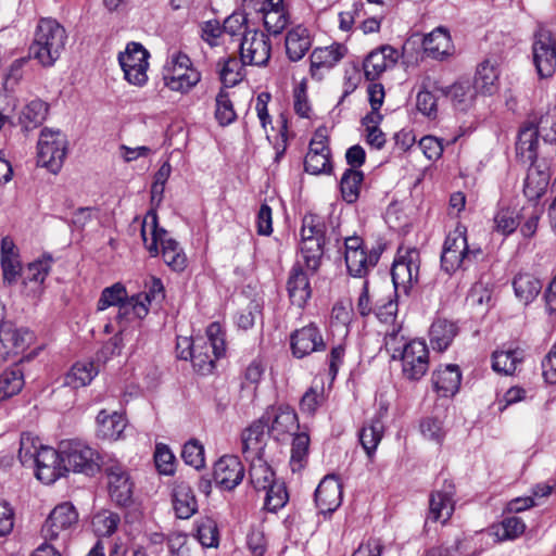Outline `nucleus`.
I'll list each match as a JSON object with an SVG mask.
<instances>
[{
    "mask_svg": "<svg viewBox=\"0 0 556 556\" xmlns=\"http://www.w3.org/2000/svg\"><path fill=\"white\" fill-rule=\"evenodd\" d=\"M300 236V258L289 271L287 291L291 303L302 308L312 296L309 277L318 273L326 244L333 241L338 247L341 235L324 217L308 213L302 218Z\"/></svg>",
    "mask_w": 556,
    "mask_h": 556,
    "instance_id": "nucleus-1",
    "label": "nucleus"
},
{
    "mask_svg": "<svg viewBox=\"0 0 556 556\" xmlns=\"http://www.w3.org/2000/svg\"><path fill=\"white\" fill-rule=\"evenodd\" d=\"M66 39V30L56 20L41 18L28 55L42 66H52L64 50Z\"/></svg>",
    "mask_w": 556,
    "mask_h": 556,
    "instance_id": "nucleus-2",
    "label": "nucleus"
},
{
    "mask_svg": "<svg viewBox=\"0 0 556 556\" xmlns=\"http://www.w3.org/2000/svg\"><path fill=\"white\" fill-rule=\"evenodd\" d=\"M141 237L152 256L157 255V244L161 243L162 257L173 270L182 271L187 267V257L179 243L172 238H166V230L159 229L155 212L150 211L146 215L141 225Z\"/></svg>",
    "mask_w": 556,
    "mask_h": 556,
    "instance_id": "nucleus-3",
    "label": "nucleus"
},
{
    "mask_svg": "<svg viewBox=\"0 0 556 556\" xmlns=\"http://www.w3.org/2000/svg\"><path fill=\"white\" fill-rule=\"evenodd\" d=\"M466 228L457 226L451 231L443 243L441 253L442 269L452 275L458 269H467L482 256L480 248H470Z\"/></svg>",
    "mask_w": 556,
    "mask_h": 556,
    "instance_id": "nucleus-4",
    "label": "nucleus"
},
{
    "mask_svg": "<svg viewBox=\"0 0 556 556\" xmlns=\"http://www.w3.org/2000/svg\"><path fill=\"white\" fill-rule=\"evenodd\" d=\"M61 460L64 471L72 470L86 476H94L100 471L102 463H105L97 451L77 440L61 443Z\"/></svg>",
    "mask_w": 556,
    "mask_h": 556,
    "instance_id": "nucleus-5",
    "label": "nucleus"
},
{
    "mask_svg": "<svg viewBox=\"0 0 556 556\" xmlns=\"http://www.w3.org/2000/svg\"><path fill=\"white\" fill-rule=\"evenodd\" d=\"M37 163L56 174L63 166L67 153V139L60 130L45 127L37 144Z\"/></svg>",
    "mask_w": 556,
    "mask_h": 556,
    "instance_id": "nucleus-6",
    "label": "nucleus"
},
{
    "mask_svg": "<svg viewBox=\"0 0 556 556\" xmlns=\"http://www.w3.org/2000/svg\"><path fill=\"white\" fill-rule=\"evenodd\" d=\"M108 479V491L111 501L119 507H129L134 503V481L129 470L121 462L109 459L102 463Z\"/></svg>",
    "mask_w": 556,
    "mask_h": 556,
    "instance_id": "nucleus-7",
    "label": "nucleus"
},
{
    "mask_svg": "<svg viewBox=\"0 0 556 556\" xmlns=\"http://www.w3.org/2000/svg\"><path fill=\"white\" fill-rule=\"evenodd\" d=\"M344 258L348 271L351 276L363 278L370 268H374L381 256L382 249L374 248L369 252L364 249L361 237L351 236L344 238Z\"/></svg>",
    "mask_w": 556,
    "mask_h": 556,
    "instance_id": "nucleus-8",
    "label": "nucleus"
},
{
    "mask_svg": "<svg viewBox=\"0 0 556 556\" xmlns=\"http://www.w3.org/2000/svg\"><path fill=\"white\" fill-rule=\"evenodd\" d=\"M149 52L138 42H129L124 52L118 54V62L125 79L135 86H143L148 80Z\"/></svg>",
    "mask_w": 556,
    "mask_h": 556,
    "instance_id": "nucleus-9",
    "label": "nucleus"
},
{
    "mask_svg": "<svg viewBox=\"0 0 556 556\" xmlns=\"http://www.w3.org/2000/svg\"><path fill=\"white\" fill-rule=\"evenodd\" d=\"M532 58L540 77H552L556 72V38L549 30L540 29L534 34Z\"/></svg>",
    "mask_w": 556,
    "mask_h": 556,
    "instance_id": "nucleus-10",
    "label": "nucleus"
},
{
    "mask_svg": "<svg viewBox=\"0 0 556 556\" xmlns=\"http://www.w3.org/2000/svg\"><path fill=\"white\" fill-rule=\"evenodd\" d=\"M78 513L71 503H62L54 507L45 521L41 533L46 540L54 541L59 538L66 540L73 528L77 526Z\"/></svg>",
    "mask_w": 556,
    "mask_h": 556,
    "instance_id": "nucleus-11",
    "label": "nucleus"
},
{
    "mask_svg": "<svg viewBox=\"0 0 556 556\" xmlns=\"http://www.w3.org/2000/svg\"><path fill=\"white\" fill-rule=\"evenodd\" d=\"M419 266L420 255L416 249L407 250L394 261L391 277L395 293L402 290L407 294L412 286L418 282Z\"/></svg>",
    "mask_w": 556,
    "mask_h": 556,
    "instance_id": "nucleus-12",
    "label": "nucleus"
},
{
    "mask_svg": "<svg viewBox=\"0 0 556 556\" xmlns=\"http://www.w3.org/2000/svg\"><path fill=\"white\" fill-rule=\"evenodd\" d=\"M402 374L405 379L417 381L429 368V351L422 340H412L406 343L401 353Z\"/></svg>",
    "mask_w": 556,
    "mask_h": 556,
    "instance_id": "nucleus-13",
    "label": "nucleus"
},
{
    "mask_svg": "<svg viewBox=\"0 0 556 556\" xmlns=\"http://www.w3.org/2000/svg\"><path fill=\"white\" fill-rule=\"evenodd\" d=\"M239 52L243 63L253 66H266L271 55V41L269 37L257 29L241 38Z\"/></svg>",
    "mask_w": 556,
    "mask_h": 556,
    "instance_id": "nucleus-14",
    "label": "nucleus"
},
{
    "mask_svg": "<svg viewBox=\"0 0 556 556\" xmlns=\"http://www.w3.org/2000/svg\"><path fill=\"white\" fill-rule=\"evenodd\" d=\"M290 346L294 357L303 358L314 352L325 351L327 344L320 329L315 324H309L291 333Z\"/></svg>",
    "mask_w": 556,
    "mask_h": 556,
    "instance_id": "nucleus-15",
    "label": "nucleus"
},
{
    "mask_svg": "<svg viewBox=\"0 0 556 556\" xmlns=\"http://www.w3.org/2000/svg\"><path fill=\"white\" fill-rule=\"evenodd\" d=\"M455 485L452 481L445 480L442 488L431 492L429 496V511L427 519L433 522L445 523L455 509Z\"/></svg>",
    "mask_w": 556,
    "mask_h": 556,
    "instance_id": "nucleus-16",
    "label": "nucleus"
},
{
    "mask_svg": "<svg viewBox=\"0 0 556 556\" xmlns=\"http://www.w3.org/2000/svg\"><path fill=\"white\" fill-rule=\"evenodd\" d=\"M244 472L238 456L224 455L214 464L213 479L220 489L231 491L242 482Z\"/></svg>",
    "mask_w": 556,
    "mask_h": 556,
    "instance_id": "nucleus-17",
    "label": "nucleus"
},
{
    "mask_svg": "<svg viewBox=\"0 0 556 556\" xmlns=\"http://www.w3.org/2000/svg\"><path fill=\"white\" fill-rule=\"evenodd\" d=\"M342 503V484L336 475H327L315 491V504L323 515L336 511Z\"/></svg>",
    "mask_w": 556,
    "mask_h": 556,
    "instance_id": "nucleus-18",
    "label": "nucleus"
},
{
    "mask_svg": "<svg viewBox=\"0 0 556 556\" xmlns=\"http://www.w3.org/2000/svg\"><path fill=\"white\" fill-rule=\"evenodd\" d=\"M33 466L36 468L37 479L42 483L51 484L55 482L64 473L61 450L56 451L50 446H41V452L37 453Z\"/></svg>",
    "mask_w": 556,
    "mask_h": 556,
    "instance_id": "nucleus-19",
    "label": "nucleus"
},
{
    "mask_svg": "<svg viewBox=\"0 0 556 556\" xmlns=\"http://www.w3.org/2000/svg\"><path fill=\"white\" fill-rule=\"evenodd\" d=\"M397 59V50L389 45L372 50L363 62L366 79L370 81L378 79L382 73L396 64Z\"/></svg>",
    "mask_w": 556,
    "mask_h": 556,
    "instance_id": "nucleus-20",
    "label": "nucleus"
},
{
    "mask_svg": "<svg viewBox=\"0 0 556 556\" xmlns=\"http://www.w3.org/2000/svg\"><path fill=\"white\" fill-rule=\"evenodd\" d=\"M268 421L269 417L262 416L242 431V453L247 459L263 456L266 446L265 429Z\"/></svg>",
    "mask_w": 556,
    "mask_h": 556,
    "instance_id": "nucleus-21",
    "label": "nucleus"
},
{
    "mask_svg": "<svg viewBox=\"0 0 556 556\" xmlns=\"http://www.w3.org/2000/svg\"><path fill=\"white\" fill-rule=\"evenodd\" d=\"M345 53L346 48L340 43L315 48L309 56L312 76L320 78L323 76L321 71L331 70L343 59Z\"/></svg>",
    "mask_w": 556,
    "mask_h": 556,
    "instance_id": "nucleus-22",
    "label": "nucleus"
},
{
    "mask_svg": "<svg viewBox=\"0 0 556 556\" xmlns=\"http://www.w3.org/2000/svg\"><path fill=\"white\" fill-rule=\"evenodd\" d=\"M433 89L441 91L445 97H448L453 103V106L460 112H467L473 106L477 93H479L472 86V83L468 79L458 80L450 87L438 88L433 86Z\"/></svg>",
    "mask_w": 556,
    "mask_h": 556,
    "instance_id": "nucleus-23",
    "label": "nucleus"
},
{
    "mask_svg": "<svg viewBox=\"0 0 556 556\" xmlns=\"http://www.w3.org/2000/svg\"><path fill=\"white\" fill-rule=\"evenodd\" d=\"M163 80L170 90L187 93L201 80V74L193 67L163 68Z\"/></svg>",
    "mask_w": 556,
    "mask_h": 556,
    "instance_id": "nucleus-24",
    "label": "nucleus"
},
{
    "mask_svg": "<svg viewBox=\"0 0 556 556\" xmlns=\"http://www.w3.org/2000/svg\"><path fill=\"white\" fill-rule=\"evenodd\" d=\"M425 53L435 60H443L453 53V43L447 29L438 27L422 40Z\"/></svg>",
    "mask_w": 556,
    "mask_h": 556,
    "instance_id": "nucleus-25",
    "label": "nucleus"
},
{
    "mask_svg": "<svg viewBox=\"0 0 556 556\" xmlns=\"http://www.w3.org/2000/svg\"><path fill=\"white\" fill-rule=\"evenodd\" d=\"M286 53L290 61H300L312 47L309 31L303 25L291 28L285 39Z\"/></svg>",
    "mask_w": 556,
    "mask_h": 556,
    "instance_id": "nucleus-26",
    "label": "nucleus"
},
{
    "mask_svg": "<svg viewBox=\"0 0 556 556\" xmlns=\"http://www.w3.org/2000/svg\"><path fill=\"white\" fill-rule=\"evenodd\" d=\"M459 328L455 321L437 318L429 330L430 344L434 351L443 352L458 334Z\"/></svg>",
    "mask_w": 556,
    "mask_h": 556,
    "instance_id": "nucleus-27",
    "label": "nucleus"
},
{
    "mask_svg": "<svg viewBox=\"0 0 556 556\" xmlns=\"http://www.w3.org/2000/svg\"><path fill=\"white\" fill-rule=\"evenodd\" d=\"M539 137L533 125L525 126L519 130L516 154L523 164L535 165L539 155Z\"/></svg>",
    "mask_w": 556,
    "mask_h": 556,
    "instance_id": "nucleus-28",
    "label": "nucleus"
},
{
    "mask_svg": "<svg viewBox=\"0 0 556 556\" xmlns=\"http://www.w3.org/2000/svg\"><path fill=\"white\" fill-rule=\"evenodd\" d=\"M462 374L457 365H446L432 374L434 390L441 396L454 395L460 386Z\"/></svg>",
    "mask_w": 556,
    "mask_h": 556,
    "instance_id": "nucleus-29",
    "label": "nucleus"
},
{
    "mask_svg": "<svg viewBox=\"0 0 556 556\" xmlns=\"http://www.w3.org/2000/svg\"><path fill=\"white\" fill-rule=\"evenodd\" d=\"M97 437L103 440L116 441L125 430L126 422L117 412L108 413L105 409L97 416Z\"/></svg>",
    "mask_w": 556,
    "mask_h": 556,
    "instance_id": "nucleus-30",
    "label": "nucleus"
},
{
    "mask_svg": "<svg viewBox=\"0 0 556 556\" xmlns=\"http://www.w3.org/2000/svg\"><path fill=\"white\" fill-rule=\"evenodd\" d=\"M49 105L41 99L28 102L20 112L18 124L24 132L38 128L47 118Z\"/></svg>",
    "mask_w": 556,
    "mask_h": 556,
    "instance_id": "nucleus-31",
    "label": "nucleus"
},
{
    "mask_svg": "<svg viewBox=\"0 0 556 556\" xmlns=\"http://www.w3.org/2000/svg\"><path fill=\"white\" fill-rule=\"evenodd\" d=\"M551 175L536 165H530L523 185V193L529 201H538L547 190Z\"/></svg>",
    "mask_w": 556,
    "mask_h": 556,
    "instance_id": "nucleus-32",
    "label": "nucleus"
},
{
    "mask_svg": "<svg viewBox=\"0 0 556 556\" xmlns=\"http://www.w3.org/2000/svg\"><path fill=\"white\" fill-rule=\"evenodd\" d=\"M173 503L176 516L180 519L190 518L198 509V503L191 486L177 482L173 492Z\"/></svg>",
    "mask_w": 556,
    "mask_h": 556,
    "instance_id": "nucleus-33",
    "label": "nucleus"
},
{
    "mask_svg": "<svg viewBox=\"0 0 556 556\" xmlns=\"http://www.w3.org/2000/svg\"><path fill=\"white\" fill-rule=\"evenodd\" d=\"M542 282L529 273H519L513 280V288L516 298L525 305L535 300L542 290Z\"/></svg>",
    "mask_w": 556,
    "mask_h": 556,
    "instance_id": "nucleus-34",
    "label": "nucleus"
},
{
    "mask_svg": "<svg viewBox=\"0 0 556 556\" xmlns=\"http://www.w3.org/2000/svg\"><path fill=\"white\" fill-rule=\"evenodd\" d=\"M498 71L496 66L485 60L477 67L472 86L479 93L493 94L497 90Z\"/></svg>",
    "mask_w": 556,
    "mask_h": 556,
    "instance_id": "nucleus-35",
    "label": "nucleus"
},
{
    "mask_svg": "<svg viewBox=\"0 0 556 556\" xmlns=\"http://www.w3.org/2000/svg\"><path fill=\"white\" fill-rule=\"evenodd\" d=\"M523 350L508 349L492 353V368L498 374L514 375L517 366L523 361Z\"/></svg>",
    "mask_w": 556,
    "mask_h": 556,
    "instance_id": "nucleus-36",
    "label": "nucleus"
},
{
    "mask_svg": "<svg viewBox=\"0 0 556 556\" xmlns=\"http://www.w3.org/2000/svg\"><path fill=\"white\" fill-rule=\"evenodd\" d=\"M250 460L249 477L253 488L257 491L266 490L275 482V473L266 460L262 457H252Z\"/></svg>",
    "mask_w": 556,
    "mask_h": 556,
    "instance_id": "nucleus-37",
    "label": "nucleus"
},
{
    "mask_svg": "<svg viewBox=\"0 0 556 556\" xmlns=\"http://www.w3.org/2000/svg\"><path fill=\"white\" fill-rule=\"evenodd\" d=\"M25 384L24 372L17 365L0 375V397L5 400L18 394Z\"/></svg>",
    "mask_w": 556,
    "mask_h": 556,
    "instance_id": "nucleus-38",
    "label": "nucleus"
},
{
    "mask_svg": "<svg viewBox=\"0 0 556 556\" xmlns=\"http://www.w3.org/2000/svg\"><path fill=\"white\" fill-rule=\"evenodd\" d=\"M300 428L295 410L287 404L277 407L270 430L277 434L293 433Z\"/></svg>",
    "mask_w": 556,
    "mask_h": 556,
    "instance_id": "nucleus-39",
    "label": "nucleus"
},
{
    "mask_svg": "<svg viewBox=\"0 0 556 556\" xmlns=\"http://www.w3.org/2000/svg\"><path fill=\"white\" fill-rule=\"evenodd\" d=\"M96 366L92 363H76L64 378V386L78 389L89 384L97 376Z\"/></svg>",
    "mask_w": 556,
    "mask_h": 556,
    "instance_id": "nucleus-40",
    "label": "nucleus"
},
{
    "mask_svg": "<svg viewBox=\"0 0 556 556\" xmlns=\"http://www.w3.org/2000/svg\"><path fill=\"white\" fill-rule=\"evenodd\" d=\"M222 26L223 33L229 35L232 40L239 43L241 38L249 36L253 30L249 28L248 14L243 11H235L225 18Z\"/></svg>",
    "mask_w": 556,
    "mask_h": 556,
    "instance_id": "nucleus-41",
    "label": "nucleus"
},
{
    "mask_svg": "<svg viewBox=\"0 0 556 556\" xmlns=\"http://www.w3.org/2000/svg\"><path fill=\"white\" fill-rule=\"evenodd\" d=\"M149 312L144 302L139 301L136 294L127 296V299L118 306L116 321L119 326H125L126 321L132 319H142Z\"/></svg>",
    "mask_w": 556,
    "mask_h": 556,
    "instance_id": "nucleus-42",
    "label": "nucleus"
},
{
    "mask_svg": "<svg viewBox=\"0 0 556 556\" xmlns=\"http://www.w3.org/2000/svg\"><path fill=\"white\" fill-rule=\"evenodd\" d=\"M534 129L545 144H551L553 149L551 153L556 155V104L548 108L547 111L540 116Z\"/></svg>",
    "mask_w": 556,
    "mask_h": 556,
    "instance_id": "nucleus-43",
    "label": "nucleus"
},
{
    "mask_svg": "<svg viewBox=\"0 0 556 556\" xmlns=\"http://www.w3.org/2000/svg\"><path fill=\"white\" fill-rule=\"evenodd\" d=\"M383 435V424L379 419H372L359 431V442L367 456L371 458Z\"/></svg>",
    "mask_w": 556,
    "mask_h": 556,
    "instance_id": "nucleus-44",
    "label": "nucleus"
},
{
    "mask_svg": "<svg viewBox=\"0 0 556 556\" xmlns=\"http://www.w3.org/2000/svg\"><path fill=\"white\" fill-rule=\"evenodd\" d=\"M364 180L363 172L348 168L340 180L342 198L348 203H354L359 197V187Z\"/></svg>",
    "mask_w": 556,
    "mask_h": 556,
    "instance_id": "nucleus-45",
    "label": "nucleus"
},
{
    "mask_svg": "<svg viewBox=\"0 0 556 556\" xmlns=\"http://www.w3.org/2000/svg\"><path fill=\"white\" fill-rule=\"evenodd\" d=\"M245 65L248 64L243 63L241 58H227L219 71V78L223 83V88L228 89L239 84L243 79L242 71Z\"/></svg>",
    "mask_w": 556,
    "mask_h": 556,
    "instance_id": "nucleus-46",
    "label": "nucleus"
},
{
    "mask_svg": "<svg viewBox=\"0 0 556 556\" xmlns=\"http://www.w3.org/2000/svg\"><path fill=\"white\" fill-rule=\"evenodd\" d=\"M215 118L220 126H228L237 118L230 94L225 88H220L216 98Z\"/></svg>",
    "mask_w": 556,
    "mask_h": 556,
    "instance_id": "nucleus-47",
    "label": "nucleus"
},
{
    "mask_svg": "<svg viewBox=\"0 0 556 556\" xmlns=\"http://www.w3.org/2000/svg\"><path fill=\"white\" fill-rule=\"evenodd\" d=\"M43 446L39 439L30 432H23L20 439L18 459L23 466H33L37 453L41 452Z\"/></svg>",
    "mask_w": 556,
    "mask_h": 556,
    "instance_id": "nucleus-48",
    "label": "nucleus"
},
{
    "mask_svg": "<svg viewBox=\"0 0 556 556\" xmlns=\"http://www.w3.org/2000/svg\"><path fill=\"white\" fill-rule=\"evenodd\" d=\"M197 539L204 547L218 545V529L215 520L203 517L195 521Z\"/></svg>",
    "mask_w": 556,
    "mask_h": 556,
    "instance_id": "nucleus-49",
    "label": "nucleus"
},
{
    "mask_svg": "<svg viewBox=\"0 0 556 556\" xmlns=\"http://www.w3.org/2000/svg\"><path fill=\"white\" fill-rule=\"evenodd\" d=\"M128 296L126 287L122 282H116L102 290L97 303L98 311H104L110 306H119Z\"/></svg>",
    "mask_w": 556,
    "mask_h": 556,
    "instance_id": "nucleus-50",
    "label": "nucleus"
},
{
    "mask_svg": "<svg viewBox=\"0 0 556 556\" xmlns=\"http://www.w3.org/2000/svg\"><path fill=\"white\" fill-rule=\"evenodd\" d=\"M206 337V340L202 338V349L212 351V354L215 356V358H220L222 356H224L226 352V342L224 338V332L218 323H212L207 327Z\"/></svg>",
    "mask_w": 556,
    "mask_h": 556,
    "instance_id": "nucleus-51",
    "label": "nucleus"
},
{
    "mask_svg": "<svg viewBox=\"0 0 556 556\" xmlns=\"http://www.w3.org/2000/svg\"><path fill=\"white\" fill-rule=\"evenodd\" d=\"M261 11L266 30L275 36L281 34L289 24V15L286 10L262 8Z\"/></svg>",
    "mask_w": 556,
    "mask_h": 556,
    "instance_id": "nucleus-52",
    "label": "nucleus"
},
{
    "mask_svg": "<svg viewBox=\"0 0 556 556\" xmlns=\"http://www.w3.org/2000/svg\"><path fill=\"white\" fill-rule=\"evenodd\" d=\"M397 293L390 291L386 298H378L375 301V315L382 323L392 321L397 313Z\"/></svg>",
    "mask_w": 556,
    "mask_h": 556,
    "instance_id": "nucleus-53",
    "label": "nucleus"
},
{
    "mask_svg": "<svg viewBox=\"0 0 556 556\" xmlns=\"http://www.w3.org/2000/svg\"><path fill=\"white\" fill-rule=\"evenodd\" d=\"M121 518L119 515L113 511H101L98 513L92 519V526L94 531L100 536H110L112 535L119 525Z\"/></svg>",
    "mask_w": 556,
    "mask_h": 556,
    "instance_id": "nucleus-54",
    "label": "nucleus"
},
{
    "mask_svg": "<svg viewBox=\"0 0 556 556\" xmlns=\"http://www.w3.org/2000/svg\"><path fill=\"white\" fill-rule=\"evenodd\" d=\"M288 502V492L282 483L274 482L266 489L264 508L267 511L276 513Z\"/></svg>",
    "mask_w": 556,
    "mask_h": 556,
    "instance_id": "nucleus-55",
    "label": "nucleus"
},
{
    "mask_svg": "<svg viewBox=\"0 0 556 556\" xmlns=\"http://www.w3.org/2000/svg\"><path fill=\"white\" fill-rule=\"evenodd\" d=\"M520 216L511 208H501L494 216L495 230L504 236L513 233L520 225Z\"/></svg>",
    "mask_w": 556,
    "mask_h": 556,
    "instance_id": "nucleus-56",
    "label": "nucleus"
},
{
    "mask_svg": "<svg viewBox=\"0 0 556 556\" xmlns=\"http://www.w3.org/2000/svg\"><path fill=\"white\" fill-rule=\"evenodd\" d=\"M309 435L307 432L294 433L291 445V465L303 467V462L306 459L309 450Z\"/></svg>",
    "mask_w": 556,
    "mask_h": 556,
    "instance_id": "nucleus-57",
    "label": "nucleus"
},
{
    "mask_svg": "<svg viewBox=\"0 0 556 556\" xmlns=\"http://www.w3.org/2000/svg\"><path fill=\"white\" fill-rule=\"evenodd\" d=\"M195 346L199 348V350L194 351L190 358L193 368L201 375L212 374L217 358L212 354V351L202 349V340Z\"/></svg>",
    "mask_w": 556,
    "mask_h": 556,
    "instance_id": "nucleus-58",
    "label": "nucleus"
},
{
    "mask_svg": "<svg viewBox=\"0 0 556 556\" xmlns=\"http://www.w3.org/2000/svg\"><path fill=\"white\" fill-rule=\"evenodd\" d=\"M181 457L187 465L200 469L204 466V447L197 439H191L185 443Z\"/></svg>",
    "mask_w": 556,
    "mask_h": 556,
    "instance_id": "nucleus-59",
    "label": "nucleus"
},
{
    "mask_svg": "<svg viewBox=\"0 0 556 556\" xmlns=\"http://www.w3.org/2000/svg\"><path fill=\"white\" fill-rule=\"evenodd\" d=\"M420 432L425 439L441 443L445 435L443 421L438 417H425L420 420Z\"/></svg>",
    "mask_w": 556,
    "mask_h": 556,
    "instance_id": "nucleus-60",
    "label": "nucleus"
},
{
    "mask_svg": "<svg viewBox=\"0 0 556 556\" xmlns=\"http://www.w3.org/2000/svg\"><path fill=\"white\" fill-rule=\"evenodd\" d=\"M154 463L160 473L169 476L175 470V456L165 444H157L154 453Z\"/></svg>",
    "mask_w": 556,
    "mask_h": 556,
    "instance_id": "nucleus-61",
    "label": "nucleus"
},
{
    "mask_svg": "<svg viewBox=\"0 0 556 556\" xmlns=\"http://www.w3.org/2000/svg\"><path fill=\"white\" fill-rule=\"evenodd\" d=\"M526 530L523 520L519 517H506L501 522L500 528L496 531V535L501 540H511L521 535Z\"/></svg>",
    "mask_w": 556,
    "mask_h": 556,
    "instance_id": "nucleus-62",
    "label": "nucleus"
},
{
    "mask_svg": "<svg viewBox=\"0 0 556 556\" xmlns=\"http://www.w3.org/2000/svg\"><path fill=\"white\" fill-rule=\"evenodd\" d=\"M305 172L319 175L330 173L332 165L330 154L307 153L304 160Z\"/></svg>",
    "mask_w": 556,
    "mask_h": 556,
    "instance_id": "nucleus-63",
    "label": "nucleus"
},
{
    "mask_svg": "<svg viewBox=\"0 0 556 556\" xmlns=\"http://www.w3.org/2000/svg\"><path fill=\"white\" fill-rule=\"evenodd\" d=\"M416 106L419 112L428 117L437 116V98L426 86L417 93Z\"/></svg>",
    "mask_w": 556,
    "mask_h": 556,
    "instance_id": "nucleus-64",
    "label": "nucleus"
}]
</instances>
